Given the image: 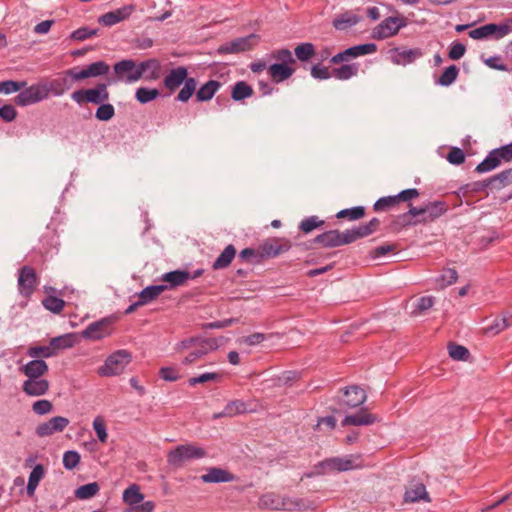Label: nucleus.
Masks as SVG:
<instances>
[{"mask_svg": "<svg viewBox=\"0 0 512 512\" xmlns=\"http://www.w3.org/2000/svg\"><path fill=\"white\" fill-rule=\"evenodd\" d=\"M422 56V51L419 48L400 50L396 49L392 54V60L398 65H407L413 63L416 59Z\"/></svg>", "mask_w": 512, "mask_h": 512, "instance_id": "27", "label": "nucleus"}, {"mask_svg": "<svg viewBox=\"0 0 512 512\" xmlns=\"http://www.w3.org/2000/svg\"><path fill=\"white\" fill-rule=\"evenodd\" d=\"M502 163V159L500 158L499 152L497 149L492 150L486 156V158L477 165L476 171L478 173L489 172L495 168H497Z\"/></svg>", "mask_w": 512, "mask_h": 512, "instance_id": "32", "label": "nucleus"}, {"mask_svg": "<svg viewBox=\"0 0 512 512\" xmlns=\"http://www.w3.org/2000/svg\"><path fill=\"white\" fill-rule=\"evenodd\" d=\"M204 483H227L236 480V476L226 469L220 467H210L207 473L201 476Z\"/></svg>", "mask_w": 512, "mask_h": 512, "instance_id": "18", "label": "nucleus"}, {"mask_svg": "<svg viewBox=\"0 0 512 512\" xmlns=\"http://www.w3.org/2000/svg\"><path fill=\"white\" fill-rule=\"evenodd\" d=\"M236 255V249L232 244H229L222 253L213 262V269H224L228 267Z\"/></svg>", "mask_w": 512, "mask_h": 512, "instance_id": "35", "label": "nucleus"}, {"mask_svg": "<svg viewBox=\"0 0 512 512\" xmlns=\"http://www.w3.org/2000/svg\"><path fill=\"white\" fill-rule=\"evenodd\" d=\"M48 389L49 382L43 378H27L22 384V390L28 396H42Z\"/></svg>", "mask_w": 512, "mask_h": 512, "instance_id": "19", "label": "nucleus"}, {"mask_svg": "<svg viewBox=\"0 0 512 512\" xmlns=\"http://www.w3.org/2000/svg\"><path fill=\"white\" fill-rule=\"evenodd\" d=\"M295 73V68L288 65L274 63L268 67V74L275 83L289 79Z\"/></svg>", "mask_w": 512, "mask_h": 512, "instance_id": "26", "label": "nucleus"}, {"mask_svg": "<svg viewBox=\"0 0 512 512\" xmlns=\"http://www.w3.org/2000/svg\"><path fill=\"white\" fill-rule=\"evenodd\" d=\"M206 456V450L198 445L181 444L168 452L167 463L169 466L178 469L183 467L185 462L202 459Z\"/></svg>", "mask_w": 512, "mask_h": 512, "instance_id": "1", "label": "nucleus"}, {"mask_svg": "<svg viewBox=\"0 0 512 512\" xmlns=\"http://www.w3.org/2000/svg\"><path fill=\"white\" fill-rule=\"evenodd\" d=\"M254 90L251 85L245 81L236 82L231 89V98L234 101H242L253 95Z\"/></svg>", "mask_w": 512, "mask_h": 512, "instance_id": "34", "label": "nucleus"}, {"mask_svg": "<svg viewBox=\"0 0 512 512\" xmlns=\"http://www.w3.org/2000/svg\"><path fill=\"white\" fill-rule=\"evenodd\" d=\"M109 70V65L100 60L93 62L82 69L77 67L70 68L65 71V76L71 78L72 81L79 82L88 78L104 76L109 72Z\"/></svg>", "mask_w": 512, "mask_h": 512, "instance_id": "5", "label": "nucleus"}, {"mask_svg": "<svg viewBox=\"0 0 512 512\" xmlns=\"http://www.w3.org/2000/svg\"><path fill=\"white\" fill-rule=\"evenodd\" d=\"M19 371L27 378H41L48 371V365L43 359H33L21 366Z\"/></svg>", "mask_w": 512, "mask_h": 512, "instance_id": "21", "label": "nucleus"}, {"mask_svg": "<svg viewBox=\"0 0 512 512\" xmlns=\"http://www.w3.org/2000/svg\"><path fill=\"white\" fill-rule=\"evenodd\" d=\"M290 240L286 238H268L260 245V257L275 258L291 248Z\"/></svg>", "mask_w": 512, "mask_h": 512, "instance_id": "9", "label": "nucleus"}, {"mask_svg": "<svg viewBox=\"0 0 512 512\" xmlns=\"http://www.w3.org/2000/svg\"><path fill=\"white\" fill-rule=\"evenodd\" d=\"M188 70L184 66L172 69L164 78V86L171 92L178 89L187 79Z\"/></svg>", "mask_w": 512, "mask_h": 512, "instance_id": "17", "label": "nucleus"}, {"mask_svg": "<svg viewBox=\"0 0 512 512\" xmlns=\"http://www.w3.org/2000/svg\"><path fill=\"white\" fill-rule=\"evenodd\" d=\"M27 83L25 81H2L0 82V93L10 94L13 92L20 91L21 89L25 88Z\"/></svg>", "mask_w": 512, "mask_h": 512, "instance_id": "60", "label": "nucleus"}, {"mask_svg": "<svg viewBox=\"0 0 512 512\" xmlns=\"http://www.w3.org/2000/svg\"><path fill=\"white\" fill-rule=\"evenodd\" d=\"M112 323L110 318H103L93 322L83 331V337L91 340H100L110 335Z\"/></svg>", "mask_w": 512, "mask_h": 512, "instance_id": "14", "label": "nucleus"}, {"mask_svg": "<svg viewBox=\"0 0 512 512\" xmlns=\"http://www.w3.org/2000/svg\"><path fill=\"white\" fill-rule=\"evenodd\" d=\"M397 200L394 196H387L379 198L373 205V209L375 212L387 211L396 206Z\"/></svg>", "mask_w": 512, "mask_h": 512, "instance_id": "55", "label": "nucleus"}, {"mask_svg": "<svg viewBox=\"0 0 512 512\" xmlns=\"http://www.w3.org/2000/svg\"><path fill=\"white\" fill-rule=\"evenodd\" d=\"M346 232V240L351 244L360 238L367 237L372 234L371 229H369L367 224L360 225L358 227H354L351 229L345 230Z\"/></svg>", "mask_w": 512, "mask_h": 512, "instance_id": "42", "label": "nucleus"}, {"mask_svg": "<svg viewBox=\"0 0 512 512\" xmlns=\"http://www.w3.org/2000/svg\"><path fill=\"white\" fill-rule=\"evenodd\" d=\"M27 355L34 359L50 358L55 356L54 347L49 345L31 346L27 350Z\"/></svg>", "mask_w": 512, "mask_h": 512, "instance_id": "39", "label": "nucleus"}, {"mask_svg": "<svg viewBox=\"0 0 512 512\" xmlns=\"http://www.w3.org/2000/svg\"><path fill=\"white\" fill-rule=\"evenodd\" d=\"M362 20V17L354 13L353 11H346L336 18H334L332 24L336 30L344 31L358 24Z\"/></svg>", "mask_w": 512, "mask_h": 512, "instance_id": "24", "label": "nucleus"}, {"mask_svg": "<svg viewBox=\"0 0 512 512\" xmlns=\"http://www.w3.org/2000/svg\"><path fill=\"white\" fill-rule=\"evenodd\" d=\"M405 502L414 503L420 500L430 502L429 495L426 491L424 484L416 483L407 488L404 495Z\"/></svg>", "mask_w": 512, "mask_h": 512, "instance_id": "28", "label": "nucleus"}, {"mask_svg": "<svg viewBox=\"0 0 512 512\" xmlns=\"http://www.w3.org/2000/svg\"><path fill=\"white\" fill-rule=\"evenodd\" d=\"M358 460L359 457L354 456L333 457L320 462L317 468L322 470L320 473L348 471L360 467V463L357 462Z\"/></svg>", "mask_w": 512, "mask_h": 512, "instance_id": "8", "label": "nucleus"}, {"mask_svg": "<svg viewBox=\"0 0 512 512\" xmlns=\"http://www.w3.org/2000/svg\"><path fill=\"white\" fill-rule=\"evenodd\" d=\"M247 407L246 404L241 400H233L227 403V405L224 407L223 411L215 414L214 418H220V417H233L238 414H242L246 412Z\"/></svg>", "mask_w": 512, "mask_h": 512, "instance_id": "36", "label": "nucleus"}, {"mask_svg": "<svg viewBox=\"0 0 512 512\" xmlns=\"http://www.w3.org/2000/svg\"><path fill=\"white\" fill-rule=\"evenodd\" d=\"M367 399L365 391L359 386H350L344 390L343 404L348 408H356Z\"/></svg>", "mask_w": 512, "mask_h": 512, "instance_id": "20", "label": "nucleus"}, {"mask_svg": "<svg viewBox=\"0 0 512 512\" xmlns=\"http://www.w3.org/2000/svg\"><path fill=\"white\" fill-rule=\"evenodd\" d=\"M359 65L356 63L343 64L332 69V76L338 80H348L357 75Z\"/></svg>", "mask_w": 512, "mask_h": 512, "instance_id": "37", "label": "nucleus"}, {"mask_svg": "<svg viewBox=\"0 0 512 512\" xmlns=\"http://www.w3.org/2000/svg\"><path fill=\"white\" fill-rule=\"evenodd\" d=\"M159 96V91L155 88H146V87H140L136 90L135 97L136 99L142 103H148L150 101H153Z\"/></svg>", "mask_w": 512, "mask_h": 512, "instance_id": "49", "label": "nucleus"}, {"mask_svg": "<svg viewBox=\"0 0 512 512\" xmlns=\"http://www.w3.org/2000/svg\"><path fill=\"white\" fill-rule=\"evenodd\" d=\"M495 189H501L512 184V168L504 170L492 177Z\"/></svg>", "mask_w": 512, "mask_h": 512, "instance_id": "54", "label": "nucleus"}, {"mask_svg": "<svg viewBox=\"0 0 512 512\" xmlns=\"http://www.w3.org/2000/svg\"><path fill=\"white\" fill-rule=\"evenodd\" d=\"M404 25L405 22L402 18L388 17L373 29V37L376 39L389 38L397 34Z\"/></svg>", "mask_w": 512, "mask_h": 512, "instance_id": "13", "label": "nucleus"}, {"mask_svg": "<svg viewBox=\"0 0 512 512\" xmlns=\"http://www.w3.org/2000/svg\"><path fill=\"white\" fill-rule=\"evenodd\" d=\"M458 74H459V69L457 68V66L451 65L444 70V72L438 78L436 83L441 86H450L452 83L455 82Z\"/></svg>", "mask_w": 512, "mask_h": 512, "instance_id": "45", "label": "nucleus"}, {"mask_svg": "<svg viewBox=\"0 0 512 512\" xmlns=\"http://www.w3.org/2000/svg\"><path fill=\"white\" fill-rule=\"evenodd\" d=\"M449 209L448 204L445 201H433L423 205L424 215L419 218V222L423 224L431 223L436 219L444 215Z\"/></svg>", "mask_w": 512, "mask_h": 512, "instance_id": "16", "label": "nucleus"}, {"mask_svg": "<svg viewBox=\"0 0 512 512\" xmlns=\"http://www.w3.org/2000/svg\"><path fill=\"white\" fill-rule=\"evenodd\" d=\"M166 291L165 285H151L144 288L139 294L138 298L143 301V304L146 305L153 300H155L161 293Z\"/></svg>", "mask_w": 512, "mask_h": 512, "instance_id": "38", "label": "nucleus"}, {"mask_svg": "<svg viewBox=\"0 0 512 512\" xmlns=\"http://www.w3.org/2000/svg\"><path fill=\"white\" fill-rule=\"evenodd\" d=\"M493 27L490 24L483 25L469 32V37L475 40L484 39L492 36Z\"/></svg>", "mask_w": 512, "mask_h": 512, "instance_id": "63", "label": "nucleus"}, {"mask_svg": "<svg viewBox=\"0 0 512 512\" xmlns=\"http://www.w3.org/2000/svg\"><path fill=\"white\" fill-rule=\"evenodd\" d=\"M365 208L362 206H356L353 208L343 209L336 214L338 219L347 218L350 221L358 220L364 217Z\"/></svg>", "mask_w": 512, "mask_h": 512, "instance_id": "46", "label": "nucleus"}, {"mask_svg": "<svg viewBox=\"0 0 512 512\" xmlns=\"http://www.w3.org/2000/svg\"><path fill=\"white\" fill-rule=\"evenodd\" d=\"M115 115V108L112 104L104 102L98 105V108L95 112V117L99 121H109Z\"/></svg>", "mask_w": 512, "mask_h": 512, "instance_id": "52", "label": "nucleus"}, {"mask_svg": "<svg viewBox=\"0 0 512 512\" xmlns=\"http://www.w3.org/2000/svg\"><path fill=\"white\" fill-rule=\"evenodd\" d=\"M294 52L298 60L305 62L315 55V47L309 42L301 43L295 47Z\"/></svg>", "mask_w": 512, "mask_h": 512, "instance_id": "44", "label": "nucleus"}, {"mask_svg": "<svg viewBox=\"0 0 512 512\" xmlns=\"http://www.w3.org/2000/svg\"><path fill=\"white\" fill-rule=\"evenodd\" d=\"M254 35H250L248 37L237 38L230 43H226L221 45L218 48V52L220 54H233L239 53L250 49V39L254 38Z\"/></svg>", "mask_w": 512, "mask_h": 512, "instance_id": "25", "label": "nucleus"}, {"mask_svg": "<svg viewBox=\"0 0 512 512\" xmlns=\"http://www.w3.org/2000/svg\"><path fill=\"white\" fill-rule=\"evenodd\" d=\"M42 305L52 313L59 314L65 306V301L55 296H47L42 300Z\"/></svg>", "mask_w": 512, "mask_h": 512, "instance_id": "47", "label": "nucleus"}, {"mask_svg": "<svg viewBox=\"0 0 512 512\" xmlns=\"http://www.w3.org/2000/svg\"><path fill=\"white\" fill-rule=\"evenodd\" d=\"M346 232H340L339 230H329L316 236L310 243V247L313 244H318L323 248H335L342 245H348L346 240Z\"/></svg>", "mask_w": 512, "mask_h": 512, "instance_id": "11", "label": "nucleus"}, {"mask_svg": "<svg viewBox=\"0 0 512 512\" xmlns=\"http://www.w3.org/2000/svg\"><path fill=\"white\" fill-rule=\"evenodd\" d=\"M80 459V454L77 451H66L63 455V466L67 470H72L80 463Z\"/></svg>", "mask_w": 512, "mask_h": 512, "instance_id": "61", "label": "nucleus"}, {"mask_svg": "<svg viewBox=\"0 0 512 512\" xmlns=\"http://www.w3.org/2000/svg\"><path fill=\"white\" fill-rule=\"evenodd\" d=\"M122 498L126 504L132 507L141 504L144 500V495L137 484H131L124 490Z\"/></svg>", "mask_w": 512, "mask_h": 512, "instance_id": "33", "label": "nucleus"}, {"mask_svg": "<svg viewBox=\"0 0 512 512\" xmlns=\"http://www.w3.org/2000/svg\"><path fill=\"white\" fill-rule=\"evenodd\" d=\"M190 277L191 273L188 271L174 270L163 274L161 280L167 283L164 285L166 286V290H169L186 284Z\"/></svg>", "mask_w": 512, "mask_h": 512, "instance_id": "22", "label": "nucleus"}, {"mask_svg": "<svg viewBox=\"0 0 512 512\" xmlns=\"http://www.w3.org/2000/svg\"><path fill=\"white\" fill-rule=\"evenodd\" d=\"M377 420L376 416L368 413L366 409H361L358 413L347 415L342 420V426H363V425H371L375 423Z\"/></svg>", "mask_w": 512, "mask_h": 512, "instance_id": "23", "label": "nucleus"}, {"mask_svg": "<svg viewBox=\"0 0 512 512\" xmlns=\"http://www.w3.org/2000/svg\"><path fill=\"white\" fill-rule=\"evenodd\" d=\"M448 352L449 356L457 361H465L470 356V352L466 347L455 343L448 345Z\"/></svg>", "mask_w": 512, "mask_h": 512, "instance_id": "50", "label": "nucleus"}, {"mask_svg": "<svg viewBox=\"0 0 512 512\" xmlns=\"http://www.w3.org/2000/svg\"><path fill=\"white\" fill-rule=\"evenodd\" d=\"M67 79H54L49 84H46V89H48V95L50 93L54 94L55 96L62 95L66 89L69 87L66 86Z\"/></svg>", "mask_w": 512, "mask_h": 512, "instance_id": "57", "label": "nucleus"}, {"mask_svg": "<svg viewBox=\"0 0 512 512\" xmlns=\"http://www.w3.org/2000/svg\"><path fill=\"white\" fill-rule=\"evenodd\" d=\"M46 98H48L46 84H33L25 89H21L20 93L15 96L14 103L24 107L38 103Z\"/></svg>", "mask_w": 512, "mask_h": 512, "instance_id": "6", "label": "nucleus"}, {"mask_svg": "<svg viewBox=\"0 0 512 512\" xmlns=\"http://www.w3.org/2000/svg\"><path fill=\"white\" fill-rule=\"evenodd\" d=\"M183 84L184 86L179 91L176 100L187 102L196 91L197 81L195 78L190 77Z\"/></svg>", "mask_w": 512, "mask_h": 512, "instance_id": "41", "label": "nucleus"}, {"mask_svg": "<svg viewBox=\"0 0 512 512\" xmlns=\"http://www.w3.org/2000/svg\"><path fill=\"white\" fill-rule=\"evenodd\" d=\"M98 29H91L89 27H81L73 31L70 35V39L75 41H84L98 34Z\"/></svg>", "mask_w": 512, "mask_h": 512, "instance_id": "59", "label": "nucleus"}, {"mask_svg": "<svg viewBox=\"0 0 512 512\" xmlns=\"http://www.w3.org/2000/svg\"><path fill=\"white\" fill-rule=\"evenodd\" d=\"M100 490V486L97 482L88 483L78 487L74 495L76 498L85 500L94 497Z\"/></svg>", "mask_w": 512, "mask_h": 512, "instance_id": "40", "label": "nucleus"}, {"mask_svg": "<svg viewBox=\"0 0 512 512\" xmlns=\"http://www.w3.org/2000/svg\"><path fill=\"white\" fill-rule=\"evenodd\" d=\"M149 65L156 66V63L153 61H143L137 65L133 60L125 59L117 62L113 68L119 80L133 83L143 76L146 72V67Z\"/></svg>", "mask_w": 512, "mask_h": 512, "instance_id": "4", "label": "nucleus"}, {"mask_svg": "<svg viewBox=\"0 0 512 512\" xmlns=\"http://www.w3.org/2000/svg\"><path fill=\"white\" fill-rule=\"evenodd\" d=\"M377 47L374 43H367L349 47V52L347 54H351L353 58H356L361 55H367L374 53Z\"/></svg>", "mask_w": 512, "mask_h": 512, "instance_id": "56", "label": "nucleus"}, {"mask_svg": "<svg viewBox=\"0 0 512 512\" xmlns=\"http://www.w3.org/2000/svg\"><path fill=\"white\" fill-rule=\"evenodd\" d=\"M51 346L54 347L56 353L59 349H66L73 346V338L71 334H66L58 337H54L50 341Z\"/></svg>", "mask_w": 512, "mask_h": 512, "instance_id": "58", "label": "nucleus"}, {"mask_svg": "<svg viewBox=\"0 0 512 512\" xmlns=\"http://www.w3.org/2000/svg\"><path fill=\"white\" fill-rule=\"evenodd\" d=\"M69 425V419L63 416H55L47 422L41 423L36 428L39 437L50 436L56 432H62Z\"/></svg>", "mask_w": 512, "mask_h": 512, "instance_id": "15", "label": "nucleus"}, {"mask_svg": "<svg viewBox=\"0 0 512 512\" xmlns=\"http://www.w3.org/2000/svg\"><path fill=\"white\" fill-rule=\"evenodd\" d=\"M136 6L134 4H128L120 7L114 11L107 12L98 18V23L105 26L111 27L122 21L129 19L131 14L135 11Z\"/></svg>", "mask_w": 512, "mask_h": 512, "instance_id": "12", "label": "nucleus"}, {"mask_svg": "<svg viewBox=\"0 0 512 512\" xmlns=\"http://www.w3.org/2000/svg\"><path fill=\"white\" fill-rule=\"evenodd\" d=\"M131 360L132 355L129 351L125 349L117 350L107 357L104 364L98 368L97 373L102 377L120 375Z\"/></svg>", "mask_w": 512, "mask_h": 512, "instance_id": "3", "label": "nucleus"}, {"mask_svg": "<svg viewBox=\"0 0 512 512\" xmlns=\"http://www.w3.org/2000/svg\"><path fill=\"white\" fill-rule=\"evenodd\" d=\"M510 326L509 318L505 315L494 319L493 323L485 328L486 334L496 335Z\"/></svg>", "mask_w": 512, "mask_h": 512, "instance_id": "53", "label": "nucleus"}, {"mask_svg": "<svg viewBox=\"0 0 512 512\" xmlns=\"http://www.w3.org/2000/svg\"><path fill=\"white\" fill-rule=\"evenodd\" d=\"M324 225V221L319 219L318 216H310L303 219L299 224V229L308 234L312 232L314 229L320 228Z\"/></svg>", "mask_w": 512, "mask_h": 512, "instance_id": "48", "label": "nucleus"}, {"mask_svg": "<svg viewBox=\"0 0 512 512\" xmlns=\"http://www.w3.org/2000/svg\"><path fill=\"white\" fill-rule=\"evenodd\" d=\"M222 378L220 373L216 372H206L196 377H191L188 380L190 386H195L196 384H204L207 382H218Z\"/></svg>", "mask_w": 512, "mask_h": 512, "instance_id": "51", "label": "nucleus"}, {"mask_svg": "<svg viewBox=\"0 0 512 512\" xmlns=\"http://www.w3.org/2000/svg\"><path fill=\"white\" fill-rule=\"evenodd\" d=\"M221 87V83L216 80H209L203 84L196 92V99L199 102L211 100Z\"/></svg>", "mask_w": 512, "mask_h": 512, "instance_id": "29", "label": "nucleus"}, {"mask_svg": "<svg viewBox=\"0 0 512 512\" xmlns=\"http://www.w3.org/2000/svg\"><path fill=\"white\" fill-rule=\"evenodd\" d=\"M93 429L96 432V435L100 442L105 443L107 441V431L104 419L100 416H97L93 421Z\"/></svg>", "mask_w": 512, "mask_h": 512, "instance_id": "62", "label": "nucleus"}, {"mask_svg": "<svg viewBox=\"0 0 512 512\" xmlns=\"http://www.w3.org/2000/svg\"><path fill=\"white\" fill-rule=\"evenodd\" d=\"M215 349V343L212 340H204L201 342L200 346L189 353L183 360L184 364H192L196 362L198 359L206 355L209 351Z\"/></svg>", "mask_w": 512, "mask_h": 512, "instance_id": "31", "label": "nucleus"}, {"mask_svg": "<svg viewBox=\"0 0 512 512\" xmlns=\"http://www.w3.org/2000/svg\"><path fill=\"white\" fill-rule=\"evenodd\" d=\"M108 86V83L100 82L92 88L79 89L74 91L71 94V98L80 106L88 103L100 105L104 102H107L110 98Z\"/></svg>", "mask_w": 512, "mask_h": 512, "instance_id": "2", "label": "nucleus"}, {"mask_svg": "<svg viewBox=\"0 0 512 512\" xmlns=\"http://www.w3.org/2000/svg\"><path fill=\"white\" fill-rule=\"evenodd\" d=\"M424 215L423 206L414 207L410 205L408 212L400 215L394 224L401 225H417L419 224V218H422Z\"/></svg>", "mask_w": 512, "mask_h": 512, "instance_id": "30", "label": "nucleus"}, {"mask_svg": "<svg viewBox=\"0 0 512 512\" xmlns=\"http://www.w3.org/2000/svg\"><path fill=\"white\" fill-rule=\"evenodd\" d=\"M434 305V297L423 296L417 300L416 309L413 311L414 314H422L429 310Z\"/></svg>", "mask_w": 512, "mask_h": 512, "instance_id": "64", "label": "nucleus"}, {"mask_svg": "<svg viewBox=\"0 0 512 512\" xmlns=\"http://www.w3.org/2000/svg\"><path fill=\"white\" fill-rule=\"evenodd\" d=\"M270 57L278 61L277 64L292 66L296 63L292 52L289 49L283 48L271 52Z\"/></svg>", "mask_w": 512, "mask_h": 512, "instance_id": "43", "label": "nucleus"}, {"mask_svg": "<svg viewBox=\"0 0 512 512\" xmlns=\"http://www.w3.org/2000/svg\"><path fill=\"white\" fill-rule=\"evenodd\" d=\"M38 284V276L31 266H23L19 270L18 290L24 297H30Z\"/></svg>", "mask_w": 512, "mask_h": 512, "instance_id": "10", "label": "nucleus"}, {"mask_svg": "<svg viewBox=\"0 0 512 512\" xmlns=\"http://www.w3.org/2000/svg\"><path fill=\"white\" fill-rule=\"evenodd\" d=\"M300 502V500L286 499L276 493L269 492L260 497L259 506L272 510H293L300 509Z\"/></svg>", "mask_w": 512, "mask_h": 512, "instance_id": "7", "label": "nucleus"}]
</instances>
